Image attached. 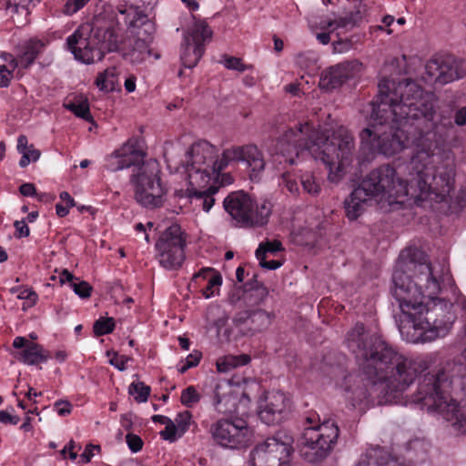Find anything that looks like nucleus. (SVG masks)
<instances>
[{
  "label": "nucleus",
  "instance_id": "7c9ffc66",
  "mask_svg": "<svg viewBox=\"0 0 466 466\" xmlns=\"http://www.w3.org/2000/svg\"><path fill=\"white\" fill-rule=\"evenodd\" d=\"M201 394L195 386H188L181 391L180 402L187 408H192L199 402Z\"/></svg>",
  "mask_w": 466,
  "mask_h": 466
},
{
  "label": "nucleus",
  "instance_id": "5fc2aeb1",
  "mask_svg": "<svg viewBox=\"0 0 466 466\" xmlns=\"http://www.w3.org/2000/svg\"><path fill=\"white\" fill-rule=\"evenodd\" d=\"M30 145L28 144V139L25 136L20 135L17 138V146L16 149L19 154L24 153L27 148H29Z\"/></svg>",
  "mask_w": 466,
  "mask_h": 466
},
{
  "label": "nucleus",
  "instance_id": "09e8293b",
  "mask_svg": "<svg viewBox=\"0 0 466 466\" xmlns=\"http://www.w3.org/2000/svg\"><path fill=\"white\" fill-rule=\"evenodd\" d=\"M363 206H345L346 216L350 220L357 219L363 212Z\"/></svg>",
  "mask_w": 466,
  "mask_h": 466
},
{
  "label": "nucleus",
  "instance_id": "49530a36",
  "mask_svg": "<svg viewBox=\"0 0 466 466\" xmlns=\"http://www.w3.org/2000/svg\"><path fill=\"white\" fill-rule=\"evenodd\" d=\"M55 410L60 416H66L71 413L72 404L67 400H57L55 402Z\"/></svg>",
  "mask_w": 466,
  "mask_h": 466
},
{
  "label": "nucleus",
  "instance_id": "e2e57ef3",
  "mask_svg": "<svg viewBox=\"0 0 466 466\" xmlns=\"http://www.w3.org/2000/svg\"><path fill=\"white\" fill-rule=\"evenodd\" d=\"M70 207L71 206H56L57 216L61 218L66 217L69 213Z\"/></svg>",
  "mask_w": 466,
  "mask_h": 466
},
{
  "label": "nucleus",
  "instance_id": "cd10ccee",
  "mask_svg": "<svg viewBox=\"0 0 466 466\" xmlns=\"http://www.w3.org/2000/svg\"><path fill=\"white\" fill-rule=\"evenodd\" d=\"M65 106L78 117L85 120L91 118L88 101L82 96L67 99Z\"/></svg>",
  "mask_w": 466,
  "mask_h": 466
},
{
  "label": "nucleus",
  "instance_id": "4d7b16f0",
  "mask_svg": "<svg viewBox=\"0 0 466 466\" xmlns=\"http://www.w3.org/2000/svg\"><path fill=\"white\" fill-rule=\"evenodd\" d=\"M77 279H76L68 270L65 269L60 274V282L62 284L69 283L72 288V282H76Z\"/></svg>",
  "mask_w": 466,
  "mask_h": 466
},
{
  "label": "nucleus",
  "instance_id": "393cba45",
  "mask_svg": "<svg viewBox=\"0 0 466 466\" xmlns=\"http://www.w3.org/2000/svg\"><path fill=\"white\" fill-rule=\"evenodd\" d=\"M194 279H203L208 281L206 288L202 291V294L206 299H209L214 296L216 289H218L222 284L221 276L210 268L201 269L194 275Z\"/></svg>",
  "mask_w": 466,
  "mask_h": 466
},
{
  "label": "nucleus",
  "instance_id": "a211bd4d",
  "mask_svg": "<svg viewBox=\"0 0 466 466\" xmlns=\"http://www.w3.org/2000/svg\"><path fill=\"white\" fill-rule=\"evenodd\" d=\"M348 25V21L335 15L320 17L319 21H310L309 25L315 32L317 39L323 45H327L331 40V35L336 34L339 35V29H343Z\"/></svg>",
  "mask_w": 466,
  "mask_h": 466
},
{
  "label": "nucleus",
  "instance_id": "473e14b6",
  "mask_svg": "<svg viewBox=\"0 0 466 466\" xmlns=\"http://www.w3.org/2000/svg\"><path fill=\"white\" fill-rule=\"evenodd\" d=\"M301 185L304 191L309 195L315 196L320 191V183L310 173L301 176Z\"/></svg>",
  "mask_w": 466,
  "mask_h": 466
},
{
  "label": "nucleus",
  "instance_id": "0eeeda50",
  "mask_svg": "<svg viewBox=\"0 0 466 466\" xmlns=\"http://www.w3.org/2000/svg\"><path fill=\"white\" fill-rule=\"evenodd\" d=\"M187 235L174 223L162 231L155 243V257L160 267L167 270L180 268L185 261Z\"/></svg>",
  "mask_w": 466,
  "mask_h": 466
},
{
  "label": "nucleus",
  "instance_id": "052dcab7",
  "mask_svg": "<svg viewBox=\"0 0 466 466\" xmlns=\"http://www.w3.org/2000/svg\"><path fill=\"white\" fill-rule=\"evenodd\" d=\"M333 46H334V50L336 52H339V53L346 52L350 47V43H348V42H341V41L335 42L333 44Z\"/></svg>",
  "mask_w": 466,
  "mask_h": 466
},
{
  "label": "nucleus",
  "instance_id": "2eb2a0df",
  "mask_svg": "<svg viewBox=\"0 0 466 466\" xmlns=\"http://www.w3.org/2000/svg\"><path fill=\"white\" fill-rule=\"evenodd\" d=\"M361 67V63L356 60L331 66L322 71L319 78V87L327 90L337 88L355 77L360 72Z\"/></svg>",
  "mask_w": 466,
  "mask_h": 466
},
{
  "label": "nucleus",
  "instance_id": "a19ab883",
  "mask_svg": "<svg viewBox=\"0 0 466 466\" xmlns=\"http://www.w3.org/2000/svg\"><path fill=\"white\" fill-rule=\"evenodd\" d=\"M280 185L291 195H296L299 192V185L296 179L289 173L282 175Z\"/></svg>",
  "mask_w": 466,
  "mask_h": 466
},
{
  "label": "nucleus",
  "instance_id": "de8ad7c7",
  "mask_svg": "<svg viewBox=\"0 0 466 466\" xmlns=\"http://www.w3.org/2000/svg\"><path fill=\"white\" fill-rule=\"evenodd\" d=\"M129 360V358L128 357H126V356H114V358H112L110 360H109V363L114 366L116 369H117L118 370L120 371H123L125 370H127V363L128 362Z\"/></svg>",
  "mask_w": 466,
  "mask_h": 466
},
{
  "label": "nucleus",
  "instance_id": "37998d69",
  "mask_svg": "<svg viewBox=\"0 0 466 466\" xmlns=\"http://www.w3.org/2000/svg\"><path fill=\"white\" fill-rule=\"evenodd\" d=\"M126 441L132 452H137L142 449L143 441L139 436L128 433L126 436Z\"/></svg>",
  "mask_w": 466,
  "mask_h": 466
},
{
  "label": "nucleus",
  "instance_id": "2f4dec72",
  "mask_svg": "<svg viewBox=\"0 0 466 466\" xmlns=\"http://www.w3.org/2000/svg\"><path fill=\"white\" fill-rule=\"evenodd\" d=\"M129 393L137 402H146L150 394V387L143 382H133L129 386Z\"/></svg>",
  "mask_w": 466,
  "mask_h": 466
},
{
  "label": "nucleus",
  "instance_id": "c03bdc74",
  "mask_svg": "<svg viewBox=\"0 0 466 466\" xmlns=\"http://www.w3.org/2000/svg\"><path fill=\"white\" fill-rule=\"evenodd\" d=\"M18 299L29 301V306H34L38 300V295L32 289H22L17 295Z\"/></svg>",
  "mask_w": 466,
  "mask_h": 466
},
{
  "label": "nucleus",
  "instance_id": "20e7f679",
  "mask_svg": "<svg viewBox=\"0 0 466 466\" xmlns=\"http://www.w3.org/2000/svg\"><path fill=\"white\" fill-rule=\"evenodd\" d=\"M304 151L326 166L330 182L339 183L355 158V138L342 125L321 127L316 126L312 120L303 119L278 137L276 153L281 155L285 162L293 165Z\"/></svg>",
  "mask_w": 466,
  "mask_h": 466
},
{
  "label": "nucleus",
  "instance_id": "f3484780",
  "mask_svg": "<svg viewBox=\"0 0 466 466\" xmlns=\"http://www.w3.org/2000/svg\"><path fill=\"white\" fill-rule=\"evenodd\" d=\"M246 318L237 317L234 321L243 336H254L266 331L275 319L274 312L256 309L246 313Z\"/></svg>",
  "mask_w": 466,
  "mask_h": 466
},
{
  "label": "nucleus",
  "instance_id": "79ce46f5",
  "mask_svg": "<svg viewBox=\"0 0 466 466\" xmlns=\"http://www.w3.org/2000/svg\"><path fill=\"white\" fill-rule=\"evenodd\" d=\"M14 227L15 228V236L17 238L28 237L30 234V229L28 228L27 221L25 219L21 218L20 220H15L14 222Z\"/></svg>",
  "mask_w": 466,
  "mask_h": 466
},
{
  "label": "nucleus",
  "instance_id": "c9c22d12",
  "mask_svg": "<svg viewBox=\"0 0 466 466\" xmlns=\"http://www.w3.org/2000/svg\"><path fill=\"white\" fill-rule=\"evenodd\" d=\"M21 155L22 157L19 161V166L21 167H25L31 162H36L39 159L41 153L38 149H35L33 145H30L29 148Z\"/></svg>",
  "mask_w": 466,
  "mask_h": 466
},
{
  "label": "nucleus",
  "instance_id": "f8f14e48",
  "mask_svg": "<svg viewBox=\"0 0 466 466\" xmlns=\"http://www.w3.org/2000/svg\"><path fill=\"white\" fill-rule=\"evenodd\" d=\"M44 44L39 40H31L25 46L19 62H16L14 56L7 53H0V87L8 86L14 76L15 67L20 64L23 67H27L35 59L36 56L42 51Z\"/></svg>",
  "mask_w": 466,
  "mask_h": 466
},
{
  "label": "nucleus",
  "instance_id": "412c9836",
  "mask_svg": "<svg viewBox=\"0 0 466 466\" xmlns=\"http://www.w3.org/2000/svg\"><path fill=\"white\" fill-rule=\"evenodd\" d=\"M356 466H404L395 458L390 457L387 451L380 447L367 450L361 455Z\"/></svg>",
  "mask_w": 466,
  "mask_h": 466
},
{
  "label": "nucleus",
  "instance_id": "6e6d98bb",
  "mask_svg": "<svg viewBox=\"0 0 466 466\" xmlns=\"http://www.w3.org/2000/svg\"><path fill=\"white\" fill-rule=\"evenodd\" d=\"M454 120L456 125L464 126L466 125V106L460 108L455 113Z\"/></svg>",
  "mask_w": 466,
  "mask_h": 466
},
{
  "label": "nucleus",
  "instance_id": "f704fd0d",
  "mask_svg": "<svg viewBox=\"0 0 466 466\" xmlns=\"http://www.w3.org/2000/svg\"><path fill=\"white\" fill-rule=\"evenodd\" d=\"M253 200L250 196L244 190H238L228 194L223 200L222 204H248Z\"/></svg>",
  "mask_w": 466,
  "mask_h": 466
},
{
  "label": "nucleus",
  "instance_id": "bf43d9fd",
  "mask_svg": "<svg viewBox=\"0 0 466 466\" xmlns=\"http://www.w3.org/2000/svg\"><path fill=\"white\" fill-rule=\"evenodd\" d=\"M285 91L293 95L299 96L300 94V84L299 83H291L285 86Z\"/></svg>",
  "mask_w": 466,
  "mask_h": 466
},
{
  "label": "nucleus",
  "instance_id": "8fccbe9b",
  "mask_svg": "<svg viewBox=\"0 0 466 466\" xmlns=\"http://www.w3.org/2000/svg\"><path fill=\"white\" fill-rule=\"evenodd\" d=\"M0 422L3 424L16 425L19 422V417L12 415L6 410H0Z\"/></svg>",
  "mask_w": 466,
  "mask_h": 466
},
{
  "label": "nucleus",
  "instance_id": "f257e3e1",
  "mask_svg": "<svg viewBox=\"0 0 466 466\" xmlns=\"http://www.w3.org/2000/svg\"><path fill=\"white\" fill-rule=\"evenodd\" d=\"M437 99L433 93L423 92L411 80L396 83L382 79L373 105L371 120L374 124L361 131L363 151L388 157L414 146L410 167L416 175L417 186H408L396 177L390 166L372 170L355 187L345 204H364L381 193L410 195L418 202H445L452 189L455 171L452 167H437L434 141Z\"/></svg>",
  "mask_w": 466,
  "mask_h": 466
},
{
  "label": "nucleus",
  "instance_id": "774afa93",
  "mask_svg": "<svg viewBox=\"0 0 466 466\" xmlns=\"http://www.w3.org/2000/svg\"><path fill=\"white\" fill-rule=\"evenodd\" d=\"M178 342H179V346L183 350H187L189 349L190 342H189V340L187 338L179 337L178 338Z\"/></svg>",
  "mask_w": 466,
  "mask_h": 466
},
{
  "label": "nucleus",
  "instance_id": "ea45409f",
  "mask_svg": "<svg viewBox=\"0 0 466 466\" xmlns=\"http://www.w3.org/2000/svg\"><path fill=\"white\" fill-rule=\"evenodd\" d=\"M152 420L155 422H158L165 425V429L160 431V435L164 440L167 441V437L173 427V420L170 418L164 415H154Z\"/></svg>",
  "mask_w": 466,
  "mask_h": 466
},
{
  "label": "nucleus",
  "instance_id": "4c0bfd02",
  "mask_svg": "<svg viewBox=\"0 0 466 466\" xmlns=\"http://www.w3.org/2000/svg\"><path fill=\"white\" fill-rule=\"evenodd\" d=\"M90 0H66L63 7V13L72 15L87 5Z\"/></svg>",
  "mask_w": 466,
  "mask_h": 466
},
{
  "label": "nucleus",
  "instance_id": "72a5a7b5",
  "mask_svg": "<svg viewBox=\"0 0 466 466\" xmlns=\"http://www.w3.org/2000/svg\"><path fill=\"white\" fill-rule=\"evenodd\" d=\"M115 328V322L112 318H101L94 324V332L96 336L109 334Z\"/></svg>",
  "mask_w": 466,
  "mask_h": 466
},
{
  "label": "nucleus",
  "instance_id": "39448f33",
  "mask_svg": "<svg viewBox=\"0 0 466 466\" xmlns=\"http://www.w3.org/2000/svg\"><path fill=\"white\" fill-rule=\"evenodd\" d=\"M121 19L127 25L129 34L137 35V39L120 41L119 33L116 29H97L92 35L93 28L85 24L67 37L68 49L83 64L100 61L105 52L113 51L120 52L132 64L143 63L151 53L146 38L155 33V23L138 6L133 5L119 9L117 20Z\"/></svg>",
  "mask_w": 466,
  "mask_h": 466
},
{
  "label": "nucleus",
  "instance_id": "e433bc0d",
  "mask_svg": "<svg viewBox=\"0 0 466 466\" xmlns=\"http://www.w3.org/2000/svg\"><path fill=\"white\" fill-rule=\"evenodd\" d=\"M201 359V353L199 351H194L190 353L184 361L178 366V371L183 374L190 368L198 366Z\"/></svg>",
  "mask_w": 466,
  "mask_h": 466
},
{
  "label": "nucleus",
  "instance_id": "338daca9",
  "mask_svg": "<svg viewBox=\"0 0 466 466\" xmlns=\"http://www.w3.org/2000/svg\"><path fill=\"white\" fill-rule=\"evenodd\" d=\"M20 429L24 431H29L32 430L31 419L29 417L25 418V421L20 426Z\"/></svg>",
  "mask_w": 466,
  "mask_h": 466
},
{
  "label": "nucleus",
  "instance_id": "9b49d317",
  "mask_svg": "<svg viewBox=\"0 0 466 466\" xmlns=\"http://www.w3.org/2000/svg\"><path fill=\"white\" fill-rule=\"evenodd\" d=\"M466 76V62L451 55H436L425 65L424 80L430 85H446Z\"/></svg>",
  "mask_w": 466,
  "mask_h": 466
},
{
  "label": "nucleus",
  "instance_id": "9d476101",
  "mask_svg": "<svg viewBox=\"0 0 466 466\" xmlns=\"http://www.w3.org/2000/svg\"><path fill=\"white\" fill-rule=\"evenodd\" d=\"M160 167L157 160L150 159L139 167L132 178L136 199L139 204H156L162 200L167 189L159 177Z\"/></svg>",
  "mask_w": 466,
  "mask_h": 466
},
{
  "label": "nucleus",
  "instance_id": "6ab92c4d",
  "mask_svg": "<svg viewBox=\"0 0 466 466\" xmlns=\"http://www.w3.org/2000/svg\"><path fill=\"white\" fill-rule=\"evenodd\" d=\"M220 384H216L208 396L209 402L216 411L220 414H232L237 411V398L222 390Z\"/></svg>",
  "mask_w": 466,
  "mask_h": 466
},
{
  "label": "nucleus",
  "instance_id": "3c124183",
  "mask_svg": "<svg viewBox=\"0 0 466 466\" xmlns=\"http://www.w3.org/2000/svg\"><path fill=\"white\" fill-rule=\"evenodd\" d=\"M394 23V17L392 15H386L382 19L381 25H378L377 29L380 31H385L387 35L392 34L393 30L390 26Z\"/></svg>",
  "mask_w": 466,
  "mask_h": 466
},
{
  "label": "nucleus",
  "instance_id": "1a4fd4ad",
  "mask_svg": "<svg viewBox=\"0 0 466 466\" xmlns=\"http://www.w3.org/2000/svg\"><path fill=\"white\" fill-rule=\"evenodd\" d=\"M213 441L226 449H240L252 440V430L248 422L240 417L219 419L210 426Z\"/></svg>",
  "mask_w": 466,
  "mask_h": 466
},
{
  "label": "nucleus",
  "instance_id": "864d4df0",
  "mask_svg": "<svg viewBox=\"0 0 466 466\" xmlns=\"http://www.w3.org/2000/svg\"><path fill=\"white\" fill-rule=\"evenodd\" d=\"M137 77L134 75H128L125 78L124 86L127 93H132L136 90Z\"/></svg>",
  "mask_w": 466,
  "mask_h": 466
},
{
  "label": "nucleus",
  "instance_id": "c85d7f7f",
  "mask_svg": "<svg viewBox=\"0 0 466 466\" xmlns=\"http://www.w3.org/2000/svg\"><path fill=\"white\" fill-rule=\"evenodd\" d=\"M212 36V30L204 21L195 23L190 34L185 35L189 38V42L193 44H202L204 47L205 41L210 39Z\"/></svg>",
  "mask_w": 466,
  "mask_h": 466
},
{
  "label": "nucleus",
  "instance_id": "6e6552de",
  "mask_svg": "<svg viewBox=\"0 0 466 466\" xmlns=\"http://www.w3.org/2000/svg\"><path fill=\"white\" fill-rule=\"evenodd\" d=\"M293 439L285 432L268 438L255 446L248 458V466H289Z\"/></svg>",
  "mask_w": 466,
  "mask_h": 466
},
{
  "label": "nucleus",
  "instance_id": "f03ea898",
  "mask_svg": "<svg viewBox=\"0 0 466 466\" xmlns=\"http://www.w3.org/2000/svg\"><path fill=\"white\" fill-rule=\"evenodd\" d=\"M346 343L362 372L344 379V396L350 406L360 410L375 404L398 402L419 374L439 360L437 353L404 356L380 336L370 335L360 323L347 333Z\"/></svg>",
  "mask_w": 466,
  "mask_h": 466
},
{
  "label": "nucleus",
  "instance_id": "69168bd1",
  "mask_svg": "<svg viewBox=\"0 0 466 466\" xmlns=\"http://www.w3.org/2000/svg\"><path fill=\"white\" fill-rule=\"evenodd\" d=\"M38 218V211H30L26 218H23L24 219H25V221H27V224L28 223H33L36 220V218Z\"/></svg>",
  "mask_w": 466,
  "mask_h": 466
},
{
  "label": "nucleus",
  "instance_id": "a18cd8bd",
  "mask_svg": "<svg viewBox=\"0 0 466 466\" xmlns=\"http://www.w3.org/2000/svg\"><path fill=\"white\" fill-rule=\"evenodd\" d=\"M224 65L228 69L238 70L240 72H243L247 69V66L242 63V61L237 57L226 58Z\"/></svg>",
  "mask_w": 466,
  "mask_h": 466
},
{
  "label": "nucleus",
  "instance_id": "b1692460",
  "mask_svg": "<svg viewBox=\"0 0 466 466\" xmlns=\"http://www.w3.org/2000/svg\"><path fill=\"white\" fill-rule=\"evenodd\" d=\"M204 54L202 44H193L189 42L188 37H184L182 46L181 61L185 67L193 68L197 66Z\"/></svg>",
  "mask_w": 466,
  "mask_h": 466
},
{
  "label": "nucleus",
  "instance_id": "bb28decb",
  "mask_svg": "<svg viewBox=\"0 0 466 466\" xmlns=\"http://www.w3.org/2000/svg\"><path fill=\"white\" fill-rule=\"evenodd\" d=\"M250 361L248 355L238 356L228 355L218 359L216 362L217 370L220 373H228L235 368L244 366Z\"/></svg>",
  "mask_w": 466,
  "mask_h": 466
},
{
  "label": "nucleus",
  "instance_id": "7ed1b4c3",
  "mask_svg": "<svg viewBox=\"0 0 466 466\" xmlns=\"http://www.w3.org/2000/svg\"><path fill=\"white\" fill-rule=\"evenodd\" d=\"M238 162L245 164L250 180L258 181L262 177L266 164L262 153L256 146L231 147L218 156L216 147L207 141L194 144L187 153L183 166L188 187L185 191L176 188L174 194L177 199L214 204L216 199L213 195L220 185L230 178L221 171Z\"/></svg>",
  "mask_w": 466,
  "mask_h": 466
},
{
  "label": "nucleus",
  "instance_id": "13d9d810",
  "mask_svg": "<svg viewBox=\"0 0 466 466\" xmlns=\"http://www.w3.org/2000/svg\"><path fill=\"white\" fill-rule=\"evenodd\" d=\"M20 192L24 196H33L35 192V188L33 184L25 183L20 187Z\"/></svg>",
  "mask_w": 466,
  "mask_h": 466
},
{
  "label": "nucleus",
  "instance_id": "aec40b11",
  "mask_svg": "<svg viewBox=\"0 0 466 466\" xmlns=\"http://www.w3.org/2000/svg\"><path fill=\"white\" fill-rule=\"evenodd\" d=\"M13 347L15 349L25 348L21 352L20 360L25 364L35 365L46 360L42 347L39 344L28 341L24 337H15Z\"/></svg>",
  "mask_w": 466,
  "mask_h": 466
},
{
  "label": "nucleus",
  "instance_id": "680f3d73",
  "mask_svg": "<svg viewBox=\"0 0 466 466\" xmlns=\"http://www.w3.org/2000/svg\"><path fill=\"white\" fill-rule=\"evenodd\" d=\"M189 11H197L199 5L196 0H181Z\"/></svg>",
  "mask_w": 466,
  "mask_h": 466
},
{
  "label": "nucleus",
  "instance_id": "423d86ee",
  "mask_svg": "<svg viewBox=\"0 0 466 466\" xmlns=\"http://www.w3.org/2000/svg\"><path fill=\"white\" fill-rule=\"evenodd\" d=\"M339 430L333 420L320 421L319 416L310 414L299 440L300 455L309 462L325 459L334 449Z\"/></svg>",
  "mask_w": 466,
  "mask_h": 466
},
{
  "label": "nucleus",
  "instance_id": "0e129e2a",
  "mask_svg": "<svg viewBox=\"0 0 466 466\" xmlns=\"http://www.w3.org/2000/svg\"><path fill=\"white\" fill-rule=\"evenodd\" d=\"M60 199L66 204H75L73 198L66 191L60 193Z\"/></svg>",
  "mask_w": 466,
  "mask_h": 466
},
{
  "label": "nucleus",
  "instance_id": "dca6fc26",
  "mask_svg": "<svg viewBox=\"0 0 466 466\" xmlns=\"http://www.w3.org/2000/svg\"><path fill=\"white\" fill-rule=\"evenodd\" d=\"M143 159V153L137 138H130L120 147L106 157V168L118 171L138 164Z\"/></svg>",
  "mask_w": 466,
  "mask_h": 466
},
{
  "label": "nucleus",
  "instance_id": "4be33fe9",
  "mask_svg": "<svg viewBox=\"0 0 466 466\" xmlns=\"http://www.w3.org/2000/svg\"><path fill=\"white\" fill-rule=\"evenodd\" d=\"M282 249V244L279 240L266 241L260 243L256 250V258L259 265L266 269H277L281 267V263L277 260L266 261L267 253L276 254Z\"/></svg>",
  "mask_w": 466,
  "mask_h": 466
},
{
  "label": "nucleus",
  "instance_id": "5701e85b",
  "mask_svg": "<svg viewBox=\"0 0 466 466\" xmlns=\"http://www.w3.org/2000/svg\"><path fill=\"white\" fill-rule=\"evenodd\" d=\"M95 85L105 93L114 92L120 89L119 74L116 67H108L99 73L96 78Z\"/></svg>",
  "mask_w": 466,
  "mask_h": 466
},
{
  "label": "nucleus",
  "instance_id": "603ef678",
  "mask_svg": "<svg viewBox=\"0 0 466 466\" xmlns=\"http://www.w3.org/2000/svg\"><path fill=\"white\" fill-rule=\"evenodd\" d=\"M97 449L98 447L95 445L86 446L83 453L80 455V461L85 463L90 461L91 458L94 456V451Z\"/></svg>",
  "mask_w": 466,
  "mask_h": 466
},
{
  "label": "nucleus",
  "instance_id": "4468645a",
  "mask_svg": "<svg viewBox=\"0 0 466 466\" xmlns=\"http://www.w3.org/2000/svg\"><path fill=\"white\" fill-rule=\"evenodd\" d=\"M290 410V400L284 392H268L259 403L258 416L268 425L279 423Z\"/></svg>",
  "mask_w": 466,
  "mask_h": 466
},
{
  "label": "nucleus",
  "instance_id": "58836bf2",
  "mask_svg": "<svg viewBox=\"0 0 466 466\" xmlns=\"http://www.w3.org/2000/svg\"><path fill=\"white\" fill-rule=\"evenodd\" d=\"M74 292L82 299L89 298L91 295L92 288L86 281L72 282V288Z\"/></svg>",
  "mask_w": 466,
  "mask_h": 466
},
{
  "label": "nucleus",
  "instance_id": "ddd939ff",
  "mask_svg": "<svg viewBox=\"0 0 466 466\" xmlns=\"http://www.w3.org/2000/svg\"><path fill=\"white\" fill-rule=\"evenodd\" d=\"M234 226L238 228L261 227L271 214L269 206H223Z\"/></svg>",
  "mask_w": 466,
  "mask_h": 466
},
{
  "label": "nucleus",
  "instance_id": "c756f323",
  "mask_svg": "<svg viewBox=\"0 0 466 466\" xmlns=\"http://www.w3.org/2000/svg\"><path fill=\"white\" fill-rule=\"evenodd\" d=\"M33 0H6V11L14 17L15 15L26 19L29 15V6Z\"/></svg>",
  "mask_w": 466,
  "mask_h": 466
},
{
  "label": "nucleus",
  "instance_id": "a878e982",
  "mask_svg": "<svg viewBox=\"0 0 466 466\" xmlns=\"http://www.w3.org/2000/svg\"><path fill=\"white\" fill-rule=\"evenodd\" d=\"M191 423L192 413L190 411L184 410L179 412L173 420V427L167 437V441L174 442L178 438L182 437L189 429Z\"/></svg>",
  "mask_w": 466,
  "mask_h": 466
}]
</instances>
